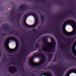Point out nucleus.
Listing matches in <instances>:
<instances>
[{"label":"nucleus","instance_id":"f03ea898","mask_svg":"<svg viewBox=\"0 0 76 76\" xmlns=\"http://www.w3.org/2000/svg\"><path fill=\"white\" fill-rule=\"evenodd\" d=\"M67 24L70 25L72 26V28H74V30L73 31V32L71 33H67L69 32L66 30L65 29L64 30H62V32L65 36L68 37H72L73 36H74L76 34V22L73 20H68L65 21L63 24L64 26H66ZM67 32V33H66Z\"/></svg>","mask_w":76,"mask_h":76},{"label":"nucleus","instance_id":"7ed1b4c3","mask_svg":"<svg viewBox=\"0 0 76 76\" xmlns=\"http://www.w3.org/2000/svg\"><path fill=\"white\" fill-rule=\"evenodd\" d=\"M29 16H30V14H28L27 15H24L23 17V18H24V23L25 26H27V27H28L29 28H34V27H35V26H37V25H38V18L37 17V15H33L34 17L35 18V24H34V25L33 26H29L27 24V23H26V19L27 18L26 17H28Z\"/></svg>","mask_w":76,"mask_h":76},{"label":"nucleus","instance_id":"a211bd4d","mask_svg":"<svg viewBox=\"0 0 76 76\" xmlns=\"http://www.w3.org/2000/svg\"><path fill=\"white\" fill-rule=\"evenodd\" d=\"M45 76H50L49 75V74L48 73L46 74L45 75Z\"/></svg>","mask_w":76,"mask_h":76},{"label":"nucleus","instance_id":"2eb2a0df","mask_svg":"<svg viewBox=\"0 0 76 76\" xmlns=\"http://www.w3.org/2000/svg\"><path fill=\"white\" fill-rule=\"evenodd\" d=\"M21 17V16H20L19 15L18 16V20H20V19Z\"/></svg>","mask_w":76,"mask_h":76},{"label":"nucleus","instance_id":"ddd939ff","mask_svg":"<svg viewBox=\"0 0 76 76\" xmlns=\"http://www.w3.org/2000/svg\"><path fill=\"white\" fill-rule=\"evenodd\" d=\"M41 19L42 21H44V17L42 16H41Z\"/></svg>","mask_w":76,"mask_h":76},{"label":"nucleus","instance_id":"4468645a","mask_svg":"<svg viewBox=\"0 0 76 76\" xmlns=\"http://www.w3.org/2000/svg\"><path fill=\"white\" fill-rule=\"evenodd\" d=\"M9 42H10V40L8 39L7 40V42H5V44H7V43H9Z\"/></svg>","mask_w":76,"mask_h":76},{"label":"nucleus","instance_id":"f8f14e48","mask_svg":"<svg viewBox=\"0 0 76 76\" xmlns=\"http://www.w3.org/2000/svg\"><path fill=\"white\" fill-rule=\"evenodd\" d=\"M58 44H59V46L61 48L62 46H61V42L60 41L58 42Z\"/></svg>","mask_w":76,"mask_h":76},{"label":"nucleus","instance_id":"f3484780","mask_svg":"<svg viewBox=\"0 0 76 76\" xmlns=\"http://www.w3.org/2000/svg\"><path fill=\"white\" fill-rule=\"evenodd\" d=\"M14 41H15V42L16 43L18 42V41H17V40L16 39H14Z\"/></svg>","mask_w":76,"mask_h":76},{"label":"nucleus","instance_id":"5701e85b","mask_svg":"<svg viewBox=\"0 0 76 76\" xmlns=\"http://www.w3.org/2000/svg\"><path fill=\"white\" fill-rule=\"evenodd\" d=\"M57 29H58L57 28H56V31H57Z\"/></svg>","mask_w":76,"mask_h":76},{"label":"nucleus","instance_id":"1a4fd4ad","mask_svg":"<svg viewBox=\"0 0 76 76\" xmlns=\"http://www.w3.org/2000/svg\"><path fill=\"white\" fill-rule=\"evenodd\" d=\"M72 44V42H71V41H69V42H67L66 44L67 46H70V47H71Z\"/></svg>","mask_w":76,"mask_h":76},{"label":"nucleus","instance_id":"393cba45","mask_svg":"<svg viewBox=\"0 0 76 76\" xmlns=\"http://www.w3.org/2000/svg\"><path fill=\"white\" fill-rule=\"evenodd\" d=\"M36 31V30H34V31Z\"/></svg>","mask_w":76,"mask_h":76},{"label":"nucleus","instance_id":"9b49d317","mask_svg":"<svg viewBox=\"0 0 76 76\" xmlns=\"http://www.w3.org/2000/svg\"><path fill=\"white\" fill-rule=\"evenodd\" d=\"M20 53L22 55H25V52L22 50V49H21L20 50Z\"/></svg>","mask_w":76,"mask_h":76},{"label":"nucleus","instance_id":"20e7f679","mask_svg":"<svg viewBox=\"0 0 76 76\" xmlns=\"http://www.w3.org/2000/svg\"><path fill=\"white\" fill-rule=\"evenodd\" d=\"M8 47L9 49L7 48V46H6V47L7 48L6 49L7 50V51H10V53H14V52H15V51H16L18 50V49L19 46H18V45H17L15 48L14 49V50H13V49H12L10 48L9 46H8ZM9 49L10 50H9Z\"/></svg>","mask_w":76,"mask_h":76},{"label":"nucleus","instance_id":"9d476101","mask_svg":"<svg viewBox=\"0 0 76 76\" xmlns=\"http://www.w3.org/2000/svg\"><path fill=\"white\" fill-rule=\"evenodd\" d=\"M30 62L32 64H33V65H37V64H35V63H34V61H33V59H31V60Z\"/></svg>","mask_w":76,"mask_h":76},{"label":"nucleus","instance_id":"423d86ee","mask_svg":"<svg viewBox=\"0 0 76 76\" xmlns=\"http://www.w3.org/2000/svg\"><path fill=\"white\" fill-rule=\"evenodd\" d=\"M26 9V6L25 5H22L19 8V9H20V11H23L25 10Z\"/></svg>","mask_w":76,"mask_h":76},{"label":"nucleus","instance_id":"b1692460","mask_svg":"<svg viewBox=\"0 0 76 76\" xmlns=\"http://www.w3.org/2000/svg\"><path fill=\"white\" fill-rule=\"evenodd\" d=\"M14 13V12L13 11H12V13Z\"/></svg>","mask_w":76,"mask_h":76},{"label":"nucleus","instance_id":"dca6fc26","mask_svg":"<svg viewBox=\"0 0 76 76\" xmlns=\"http://www.w3.org/2000/svg\"><path fill=\"white\" fill-rule=\"evenodd\" d=\"M39 37V36H37L36 37V39H34V41H35V40H36V39H37V38H38V37Z\"/></svg>","mask_w":76,"mask_h":76},{"label":"nucleus","instance_id":"6e6552de","mask_svg":"<svg viewBox=\"0 0 76 76\" xmlns=\"http://www.w3.org/2000/svg\"><path fill=\"white\" fill-rule=\"evenodd\" d=\"M74 50L75 51H75H74ZM72 53L73 54V55H74V56H75L76 57V48H75L74 49V50H73V49L72 50Z\"/></svg>","mask_w":76,"mask_h":76},{"label":"nucleus","instance_id":"6ab92c4d","mask_svg":"<svg viewBox=\"0 0 76 76\" xmlns=\"http://www.w3.org/2000/svg\"><path fill=\"white\" fill-rule=\"evenodd\" d=\"M36 48H39V46H38V45L37 44L36 45Z\"/></svg>","mask_w":76,"mask_h":76},{"label":"nucleus","instance_id":"f257e3e1","mask_svg":"<svg viewBox=\"0 0 76 76\" xmlns=\"http://www.w3.org/2000/svg\"><path fill=\"white\" fill-rule=\"evenodd\" d=\"M42 41L43 42V44L44 45H46L47 46L43 47V48H42L39 51L38 50V52L35 53L36 55L34 56H33V57H40L41 56V54H37L38 53L40 52V51H46L48 53H50L51 51L52 50H53V49L55 48L56 47V42H53L52 43L51 45H50V43L47 42V39L45 37H44L42 39Z\"/></svg>","mask_w":76,"mask_h":76},{"label":"nucleus","instance_id":"0eeeda50","mask_svg":"<svg viewBox=\"0 0 76 76\" xmlns=\"http://www.w3.org/2000/svg\"><path fill=\"white\" fill-rule=\"evenodd\" d=\"M72 10H70L69 11H68L66 13V14L62 16V17L63 18H64V19H66V15H69L70 14V13H72Z\"/></svg>","mask_w":76,"mask_h":76},{"label":"nucleus","instance_id":"4be33fe9","mask_svg":"<svg viewBox=\"0 0 76 76\" xmlns=\"http://www.w3.org/2000/svg\"><path fill=\"white\" fill-rule=\"evenodd\" d=\"M67 39V37H65L64 38V39Z\"/></svg>","mask_w":76,"mask_h":76},{"label":"nucleus","instance_id":"412c9836","mask_svg":"<svg viewBox=\"0 0 76 76\" xmlns=\"http://www.w3.org/2000/svg\"><path fill=\"white\" fill-rule=\"evenodd\" d=\"M14 39H13V38L11 39V40H12V41H14Z\"/></svg>","mask_w":76,"mask_h":76},{"label":"nucleus","instance_id":"aec40b11","mask_svg":"<svg viewBox=\"0 0 76 76\" xmlns=\"http://www.w3.org/2000/svg\"><path fill=\"white\" fill-rule=\"evenodd\" d=\"M50 40L51 41H54V40L52 39V38H51L50 39Z\"/></svg>","mask_w":76,"mask_h":76},{"label":"nucleus","instance_id":"39448f33","mask_svg":"<svg viewBox=\"0 0 76 76\" xmlns=\"http://www.w3.org/2000/svg\"><path fill=\"white\" fill-rule=\"evenodd\" d=\"M42 34H51L52 33V30H44L42 31Z\"/></svg>","mask_w":76,"mask_h":76}]
</instances>
